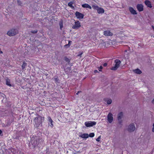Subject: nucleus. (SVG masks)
<instances>
[{
    "label": "nucleus",
    "mask_w": 154,
    "mask_h": 154,
    "mask_svg": "<svg viewBox=\"0 0 154 154\" xmlns=\"http://www.w3.org/2000/svg\"><path fill=\"white\" fill-rule=\"evenodd\" d=\"M45 119L44 117H42L41 116H38V117H35L34 120V121L35 123V126L36 128L38 129H40V127L42 126V122Z\"/></svg>",
    "instance_id": "1"
},
{
    "label": "nucleus",
    "mask_w": 154,
    "mask_h": 154,
    "mask_svg": "<svg viewBox=\"0 0 154 154\" xmlns=\"http://www.w3.org/2000/svg\"><path fill=\"white\" fill-rule=\"evenodd\" d=\"M18 33V31L17 29H12L9 31L7 33V34L9 36H13L16 35Z\"/></svg>",
    "instance_id": "2"
},
{
    "label": "nucleus",
    "mask_w": 154,
    "mask_h": 154,
    "mask_svg": "<svg viewBox=\"0 0 154 154\" xmlns=\"http://www.w3.org/2000/svg\"><path fill=\"white\" fill-rule=\"evenodd\" d=\"M115 65L114 66L111 68V69L113 70H116L117 69L121 63L120 60L119 59H116L115 61Z\"/></svg>",
    "instance_id": "3"
},
{
    "label": "nucleus",
    "mask_w": 154,
    "mask_h": 154,
    "mask_svg": "<svg viewBox=\"0 0 154 154\" xmlns=\"http://www.w3.org/2000/svg\"><path fill=\"white\" fill-rule=\"evenodd\" d=\"M85 124L87 127H90L95 125L96 124V122L94 121H90L85 122Z\"/></svg>",
    "instance_id": "4"
},
{
    "label": "nucleus",
    "mask_w": 154,
    "mask_h": 154,
    "mask_svg": "<svg viewBox=\"0 0 154 154\" xmlns=\"http://www.w3.org/2000/svg\"><path fill=\"white\" fill-rule=\"evenodd\" d=\"M81 26V23L79 21L75 22L74 24L72 26V28L75 29H77Z\"/></svg>",
    "instance_id": "5"
},
{
    "label": "nucleus",
    "mask_w": 154,
    "mask_h": 154,
    "mask_svg": "<svg viewBox=\"0 0 154 154\" xmlns=\"http://www.w3.org/2000/svg\"><path fill=\"white\" fill-rule=\"evenodd\" d=\"M48 123L49 126H50L51 128H53L54 126V125L53 124L54 122L52 119L49 116H48Z\"/></svg>",
    "instance_id": "6"
},
{
    "label": "nucleus",
    "mask_w": 154,
    "mask_h": 154,
    "mask_svg": "<svg viewBox=\"0 0 154 154\" xmlns=\"http://www.w3.org/2000/svg\"><path fill=\"white\" fill-rule=\"evenodd\" d=\"M135 127L134 124L133 123L130 125L128 128V131L129 132H132L135 130Z\"/></svg>",
    "instance_id": "7"
},
{
    "label": "nucleus",
    "mask_w": 154,
    "mask_h": 154,
    "mask_svg": "<svg viewBox=\"0 0 154 154\" xmlns=\"http://www.w3.org/2000/svg\"><path fill=\"white\" fill-rule=\"evenodd\" d=\"M107 120L109 123H111L113 120V117L112 114L109 113L107 116Z\"/></svg>",
    "instance_id": "8"
},
{
    "label": "nucleus",
    "mask_w": 154,
    "mask_h": 154,
    "mask_svg": "<svg viewBox=\"0 0 154 154\" xmlns=\"http://www.w3.org/2000/svg\"><path fill=\"white\" fill-rule=\"evenodd\" d=\"M75 16L78 19L83 18L84 17L83 14L78 12L76 11L75 13Z\"/></svg>",
    "instance_id": "9"
},
{
    "label": "nucleus",
    "mask_w": 154,
    "mask_h": 154,
    "mask_svg": "<svg viewBox=\"0 0 154 154\" xmlns=\"http://www.w3.org/2000/svg\"><path fill=\"white\" fill-rule=\"evenodd\" d=\"M104 35L106 36H112L113 35V33L109 30L105 31L103 32Z\"/></svg>",
    "instance_id": "10"
},
{
    "label": "nucleus",
    "mask_w": 154,
    "mask_h": 154,
    "mask_svg": "<svg viewBox=\"0 0 154 154\" xmlns=\"http://www.w3.org/2000/svg\"><path fill=\"white\" fill-rule=\"evenodd\" d=\"M137 8L139 12L143 11L144 10L143 5L141 4H137Z\"/></svg>",
    "instance_id": "11"
},
{
    "label": "nucleus",
    "mask_w": 154,
    "mask_h": 154,
    "mask_svg": "<svg viewBox=\"0 0 154 154\" xmlns=\"http://www.w3.org/2000/svg\"><path fill=\"white\" fill-rule=\"evenodd\" d=\"M129 11L133 15H135L137 14L136 11L134 9V8L132 7H130L129 8Z\"/></svg>",
    "instance_id": "12"
},
{
    "label": "nucleus",
    "mask_w": 154,
    "mask_h": 154,
    "mask_svg": "<svg viewBox=\"0 0 154 154\" xmlns=\"http://www.w3.org/2000/svg\"><path fill=\"white\" fill-rule=\"evenodd\" d=\"M145 4L148 7L151 8L152 6L151 2L148 0H146L144 2Z\"/></svg>",
    "instance_id": "13"
},
{
    "label": "nucleus",
    "mask_w": 154,
    "mask_h": 154,
    "mask_svg": "<svg viewBox=\"0 0 154 154\" xmlns=\"http://www.w3.org/2000/svg\"><path fill=\"white\" fill-rule=\"evenodd\" d=\"M97 13L99 14H102L104 13V9L101 7H99L98 9H97Z\"/></svg>",
    "instance_id": "14"
},
{
    "label": "nucleus",
    "mask_w": 154,
    "mask_h": 154,
    "mask_svg": "<svg viewBox=\"0 0 154 154\" xmlns=\"http://www.w3.org/2000/svg\"><path fill=\"white\" fill-rule=\"evenodd\" d=\"M80 137L83 138H87L89 137V135L88 134H83L81 135Z\"/></svg>",
    "instance_id": "15"
},
{
    "label": "nucleus",
    "mask_w": 154,
    "mask_h": 154,
    "mask_svg": "<svg viewBox=\"0 0 154 154\" xmlns=\"http://www.w3.org/2000/svg\"><path fill=\"white\" fill-rule=\"evenodd\" d=\"M82 7L84 8H88L90 9H91L92 8L88 4H83L82 5Z\"/></svg>",
    "instance_id": "16"
},
{
    "label": "nucleus",
    "mask_w": 154,
    "mask_h": 154,
    "mask_svg": "<svg viewBox=\"0 0 154 154\" xmlns=\"http://www.w3.org/2000/svg\"><path fill=\"white\" fill-rule=\"evenodd\" d=\"M133 72L139 74L142 73V71L139 69H137L134 70Z\"/></svg>",
    "instance_id": "17"
},
{
    "label": "nucleus",
    "mask_w": 154,
    "mask_h": 154,
    "mask_svg": "<svg viewBox=\"0 0 154 154\" xmlns=\"http://www.w3.org/2000/svg\"><path fill=\"white\" fill-rule=\"evenodd\" d=\"M123 115V112H120L118 115V119L119 120L121 119Z\"/></svg>",
    "instance_id": "18"
},
{
    "label": "nucleus",
    "mask_w": 154,
    "mask_h": 154,
    "mask_svg": "<svg viewBox=\"0 0 154 154\" xmlns=\"http://www.w3.org/2000/svg\"><path fill=\"white\" fill-rule=\"evenodd\" d=\"M6 84L10 87L11 86V85L10 84V80L8 79H6Z\"/></svg>",
    "instance_id": "19"
},
{
    "label": "nucleus",
    "mask_w": 154,
    "mask_h": 154,
    "mask_svg": "<svg viewBox=\"0 0 154 154\" xmlns=\"http://www.w3.org/2000/svg\"><path fill=\"white\" fill-rule=\"evenodd\" d=\"M72 41H69L68 42V43L67 44L64 45V47L66 48H68L69 47L72 43Z\"/></svg>",
    "instance_id": "20"
},
{
    "label": "nucleus",
    "mask_w": 154,
    "mask_h": 154,
    "mask_svg": "<svg viewBox=\"0 0 154 154\" xmlns=\"http://www.w3.org/2000/svg\"><path fill=\"white\" fill-rule=\"evenodd\" d=\"M92 7L94 9L97 10V9H98L99 7L97 5H94L92 6Z\"/></svg>",
    "instance_id": "21"
},
{
    "label": "nucleus",
    "mask_w": 154,
    "mask_h": 154,
    "mask_svg": "<svg viewBox=\"0 0 154 154\" xmlns=\"http://www.w3.org/2000/svg\"><path fill=\"white\" fill-rule=\"evenodd\" d=\"M73 3L72 2H70L68 3V5L71 8H74L73 6L72 5Z\"/></svg>",
    "instance_id": "22"
},
{
    "label": "nucleus",
    "mask_w": 154,
    "mask_h": 154,
    "mask_svg": "<svg viewBox=\"0 0 154 154\" xmlns=\"http://www.w3.org/2000/svg\"><path fill=\"white\" fill-rule=\"evenodd\" d=\"M26 63L25 62H23V63L22 66V69H24L26 67Z\"/></svg>",
    "instance_id": "23"
},
{
    "label": "nucleus",
    "mask_w": 154,
    "mask_h": 154,
    "mask_svg": "<svg viewBox=\"0 0 154 154\" xmlns=\"http://www.w3.org/2000/svg\"><path fill=\"white\" fill-rule=\"evenodd\" d=\"M88 135L90 137H93L94 136V134L93 133H91Z\"/></svg>",
    "instance_id": "24"
},
{
    "label": "nucleus",
    "mask_w": 154,
    "mask_h": 154,
    "mask_svg": "<svg viewBox=\"0 0 154 154\" xmlns=\"http://www.w3.org/2000/svg\"><path fill=\"white\" fill-rule=\"evenodd\" d=\"M112 102V100L111 99H109L107 100V103L108 104H110Z\"/></svg>",
    "instance_id": "25"
},
{
    "label": "nucleus",
    "mask_w": 154,
    "mask_h": 154,
    "mask_svg": "<svg viewBox=\"0 0 154 154\" xmlns=\"http://www.w3.org/2000/svg\"><path fill=\"white\" fill-rule=\"evenodd\" d=\"M31 32L35 34L38 31L37 29H35L34 30H32Z\"/></svg>",
    "instance_id": "26"
},
{
    "label": "nucleus",
    "mask_w": 154,
    "mask_h": 154,
    "mask_svg": "<svg viewBox=\"0 0 154 154\" xmlns=\"http://www.w3.org/2000/svg\"><path fill=\"white\" fill-rule=\"evenodd\" d=\"M60 28L61 30L62 29V28L63 27V24L62 23H60Z\"/></svg>",
    "instance_id": "27"
},
{
    "label": "nucleus",
    "mask_w": 154,
    "mask_h": 154,
    "mask_svg": "<svg viewBox=\"0 0 154 154\" xmlns=\"http://www.w3.org/2000/svg\"><path fill=\"white\" fill-rule=\"evenodd\" d=\"M65 60L66 61L68 62V63H69L70 62V60L68 58L66 57L65 58Z\"/></svg>",
    "instance_id": "28"
},
{
    "label": "nucleus",
    "mask_w": 154,
    "mask_h": 154,
    "mask_svg": "<svg viewBox=\"0 0 154 154\" xmlns=\"http://www.w3.org/2000/svg\"><path fill=\"white\" fill-rule=\"evenodd\" d=\"M103 68V67L102 66H100L98 69V70L99 71H101L102 69Z\"/></svg>",
    "instance_id": "29"
},
{
    "label": "nucleus",
    "mask_w": 154,
    "mask_h": 154,
    "mask_svg": "<svg viewBox=\"0 0 154 154\" xmlns=\"http://www.w3.org/2000/svg\"><path fill=\"white\" fill-rule=\"evenodd\" d=\"M54 80L56 82H57L59 80V79H58L57 77L54 78Z\"/></svg>",
    "instance_id": "30"
},
{
    "label": "nucleus",
    "mask_w": 154,
    "mask_h": 154,
    "mask_svg": "<svg viewBox=\"0 0 154 154\" xmlns=\"http://www.w3.org/2000/svg\"><path fill=\"white\" fill-rule=\"evenodd\" d=\"M100 136L98 137L96 139L97 141L99 142L100 141Z\"/></svg>",
    "instance_id": "31"
},
{
    "label": "nucleus",
    "mask_w": 154,
    "mask_h": 154,
    "mask_svg": "<svg viewBox=\"0 0 154 154\" xmlns=\"http://www.w3.org/2000/svg\"><path fill=\"white\" fill-rule=\"evenodd\" d=\"M17 3L20 5H21L22 4L21 1L18 0H17Z\"/></svg>",
    "instance_id": "32"
},
{
    "label": "nucleus",
    "mask_w": 154,
    "mask_h": 154,
    "mask_svg": "<svg viewBox=\"0 0 154 154\" xmlns=\"http://www.w3.org/2000/svg\"><path fill=\"white\" fill-rule=\"evenodd\" d=\"M107 63H104L103 64V66L104 67H105V66H107Z\"/></svg>",
    "instance_id": "33"
},
{
    "label": "nucleus",
    "mask_w": 154,
    "mask_h": 154,
    "mask_svg": "<svg viewBox=\"0 0 154 154\" xmlns=\"http://www.w3.org/2000/svg\"><path fill=\"white\" fill-rule=\"evenodd\" d=\"M46 154H48V151H49V148H47L46 149Z\"/></svg>",
    "instance_id": "34"
},
{
    "label": "nucleus",
    "mask_w": 154,
    "mask_h": 154,
    "mask_svg": "<svg viewBox=\"0 0 154 154\" xmlns=\"http://www.w3.org/2000/svg\"><path fill=\"white\" fill-rule=\"evenodd\" d=\"M82 54H83V53L82 52H81L80 54H79L78 55V56L80 57H81V55H82Z\"/></svg>",
    "instance_id": "35"
},
{
    "label": "nucleus",
    "mask_w": 154,
    "mask_h": 154,
    "mask_svg": "<svg viewBox=\"0 0 154 154\" xmlns=\"http://www.w3.org/2000/svg\"><path fill=\"white\" fill-rule=\"evenodd\" d=\"M152 131L154 132V123L153 125V127L152 128Z\"/></svg>",
    "instance_id": "36"
},
{
    "label": "nucleus",
    "mask_w": 154,
    "mask_h": 154,
    "mask_svg": "<svg viewBox=\"0 0 154 154\" xmlns=\"http://www.w3.org/2000/svg\"><path fill=\"white\" fill-rule=\"evenodd\" d=\"M81 92V91H78V92L76 93V95H78L79 93L80 92Z\"/></svg>",
    "instance_id": "37"
},
{
    "label": "nucleus",
    "mask_w": 154,
    "mask_h": 154,
    "mask_svg": "<svg viewBox=\"0 0 154 154\" xmlns=\"http://www.w3.org/2000/svg\"><path fill=\"white\" fill-rule=\"evenodd\" d=\"M98 72V71L97 70H95L94 71V72L95 73H96V72Z\"/></svg>",
    "instance_id": "38"
},
{
    "label": "nucleus",
    "mask_w": 154,
    "mask_h": 154,
    "mask_svg": "<svg viewBox=\"0 0 154 154\" xmlns=\"http://www.w3.org/2000/svg\"><path fill=\"white\" fill-rule=\"evenodd\" d=\"M152 103L154 104V99H153L152 101Z\"/></svg>",
    "instance_id": "39"
},
{
    "label": "nucleus",
    "mask_w": 154,
    "mask_h": 154,
    "mask_svg": "<svg viewBox=\"0 0 154 154\" xmlns=\"http://www.w3.org/2000/svg\"><path fill=\"white\" fill-rule=\"evenodd\" d=\"M2 53H3V52L1 50V49H0V54H2Z\"/></svg>",
    "instance_id": "40"
},
{
    "label": "nucleus",
    "mask_w": 154,
    "mask_h": 154,
    "mask_svg": "<svg viewBox=\"0 0 154 154\" xmlns=\"http://www.w3.org/2000/svg\"><path fill=\"white\" fill-rule=\"evenodd\" d=\"M152 29H153V30H154V26H153L152 25Z\"/></svg>",
    "instance_id": "41"
},
{
    "label": "nucleus",
    "mask_w": 154,
    "mask_h": 154,
    "mask_svg": "<svg viewBox=\"0 0 154 154\" xmlns=\"http://www.w3.org/2000/svg\"><path fill=\"white\" fill-rule=\"evenodd\" d=\"M2 133V131L0 129V134H1Z\"/></svg>",
    "instance_id": "42"
},
{
    "label": "nucleus",
    "mask_w": 154,
    "mask_h": 154,
    "mask_svg": "<svg viewBox=\"0 0 154 154\" xmlns=\"http://www.w3.org/2000/svg\"><path fill=\"white\" fill-rule=\"evenodd\" d=\"M121 122H119V123H120V124H121Z\"/></svg>",
    "instance_id": "43"
}]
</instances>
